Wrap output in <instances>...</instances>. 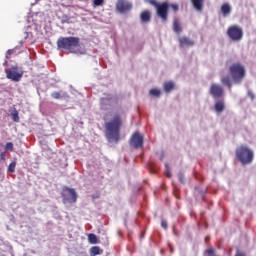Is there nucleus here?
I'll return each mask as SVG.
<instances>
[{
	"instance_id": "obj_1",
	"label": "nucleus",
	"mask_w": 256,
	"mask_h": 256,
	"mask_svg": "<svg viewBox=\"0 0 256 256\" xmlns=\"http://www.w3.org/2000/svg\"><path fill=\"white\" fill-rule=\"evenodd\" d=\"M228 73L231 75V77L222 76L221 83L224 84L225 87H228L230 91H231V88L233 87V83H235L236 85H239L240 83L243 82V80L245 79V76L247 75L245 66H243V64L239 62H235L231 64L228 68Z\"/></svg>"
},
{
	"instance_id": "obj_2",
	"label": "nucleus",
	"mask_w": 256,
	"mask_h": 256,
	"mask_svg": "<svg viewBox=\"0 0 256 256\" xmlns=\"http://www.w3.org/2000/svg\"><path fill=\"white\" fill-rule=\"evenodd\" d=\"M122 125L123 120L119 114H114L110 120L105 121L104 135L108 143H119V133Z\"/></svg>"
},
{
	"instance_id": "obj_3",
	"label": "nucleus",
	"mask_w": 256,
	"mask_h": 256,
	"mask_svg": "<svg viewBox=\"0 0 256 256\" xmlns=\"http://www.w3.org/2000/svg\"><path fill=\"white\" fill-rule=\"evenodd\" d=\"M148 3L155 7L157 17H159V19H161L163 23H167V21L169 20V9H172L174 13H177V11H179V5L177 4H170L169 2L159 3L157 2V0H149Z\"/></svg>"
},
{
	"instance_id": "obj_4",
	"label": "nucleus",
	"mask_w": 256,
	"mask_h": 256,
	"mask_svg": "<svg viewBox=\"0 0 256 256\" xmlns=\"http://www.w3.org/2000/svg\"><path fill=\"white\" fill-rule=\"evenodd\" d=\"M78 47H81V39L79 37H60L57 40V49L59 51H68V53H77Z\"/></svg>"
},
{
	"instance_id": "obj_5",
	"label": "nucleus",
	"mask_w": 256,
	"mask_h": 256,
	"mask_svg": "<svg viewBox=\"0 0 256 256\" xmlns=\"http://www.w3.org/2000/svg\"><path fill=\"white\" fill-rule=\"evenodd\" d=\"M236 157L242 165H249L250 163H253V150L249 149L247 146H239L236 149Z\"/></svg>"
},
{
	"instance_id": "obj_6",
	"label": "nucleus",
	"mask_w": 256,
	"mask_h": 256,
	"mask_svg": "<svg viewBox=\"0 0 256 256\" xmlns=\"http://www.w3.org/2000/svg\"><path fill=\"white\" fill-rule=\"evenodd\" d=\"M23 74V69L19 68V66H12L6 70V77L15 83H19L23 79Z\"/></svg>"
},
{
	"instance_id": "obj_7",
	"label": "nucleus",
	"mask_w": 256,
	"mask_h": 256,
	"mask_svg": "<svg viewBox=\"0 0 256 256\" xmlns=\"http://www.w3.org/2000/svg\"><path fill=\"white\" fill-rule=\"evenodd\" d=\"M227 35L231 41L239 42L243 39V28L237 25H232L228 28Z\"/></svg>"
},
{
	"instance_id": "obj_8",
	"label": "nucleus",
	"mask_w": 256,
	"mask_h": 256,
	"mask_svg": "<svg viewBox=\"0 0 256 256\" xmlns=\"http://www.w3.org/2000/svg\"><path fill=\"white\" fill-rule=\"evenodd\" d=\"M63 203H77V192L73 188L65 187L62 189Z\"/></svg>"
},
{
	"instance_id": "obj_9",
	"label": "nucleus",
	"mask_w": 256,
	"mask_h": 256,
	"mask_svg": "<svg viewBox=\"0 0 256 256\" xmlns=\"http://www.w3.org/2000/svg\"><path fill=\"white\" fill-rule=\"evenodd\" d=\"M130 145L135 149H141V147H143V135L139 132H135L130 139Z\"/></svg>"
},
{
	"instance_id": "obj_10",
	"label": "nucleus",
	"mask_w": 256,
	"mask_h": 256,
	"mask_svg": "<svg viewBox=\"0 0 256 256\" xmlns=\"http://www.w3.org/2000/svg\"><path fill=\"white\" fill-rule=\"evenodd\" d=\"M210 95L214 97V99H221L223 95H225V91L223 90V86L219 84H212L210 87Z\"/></svg>"
},
{
	"instance_id": "obj_11",
	"label": "nucleus",
	"mask_w": 256,
	"mask_h": 256,
	"mask_svg": "<svg viewBox=\"0 0 256 256\" xmlns=\"http://www.w3.org/2000/svg\"><path fill=\"white\" fill-rule=\"evenodd\" d=\"M132 8L133 5L126 0H118L116 3V10L119 11V13H127Z\"/></svg>"
},
{
	"instance_id": "obj_12",
	"label": "nucleus",
	"mask_w": 256,
	"mask_h": 256,
	"mask_svg": "<svg viewBox=\"0 0 256 256\" xmlns=\"http://www.w3.org/2000/svg\"><path fill=\"white\" fill-rule=\"evenodd\" d=\"M178 41L180 47H193V45H195V41L187 36L180 37Z\"/></svg>"
},
{
	"instance_id": "obj_13",
	"label": "nucleus",
	"mask_w": 256,
	"mask_h": 256,
	"mask_svg": "<svg viewBox=\"0 0 256 256\" xmlns=\"http://www.w3.org/2000/svg\"><path fill=\"white\" fill-rule=\"evenodd\" d=\"M140 19L142 23H149V21H151V11L149 10L142 11V13L140 14Z\"/></svg>"
},
{
	"instance_id": "obj_14",
	"label": "nucleus",
	"mask_w": 256,
	"mask_h": 256,
	"mask_svg": "<svg viewBox=\"0 0 256 256\" xmlns=\"http://www.w3.org/2000/svg\"><path fill=\"white\" fill-rule=\"evenodd\" d=\"M173 31L176 32L177 35L183 32V28L181 27V22L179 21L178 18H175L173 20Z\"/></svg>"
},
{
	"instance_id": "obj_15",
	"label": "nucleus",
	"mask_w": 256,
	"mask_h": 256,
	"mask_svg": "<svg viewBox=\"0 0 256 256\" xmlns=\"http://www.w3.org/2000/svg\"><path fill=\"white\" fill-rule=\"evenodd\" d=\"M214 109L216 113H223L225 111V102L223 100L216 101Z\"/></svg>"
},
{
	"instance_id": "obj_16",
	"label": "nucleus",
	"mask_w": 256,
	"mask_h": 256,
	"mask_svg": "<svg viewBox=\"0 0 256 256\" xmlns=\"http://www.w3.org/2000/svg\"><path fill=\"white\" fill-rule=\"evenodd\" d=\"M191 3L196 11H203L205 0H191Z\"/></svg>"
},
{
	"instance_id": "obj_17",
	"label": "nucleus",
	"mask_w": 256,
	"mask_h": 256,
	"mask_svg": "<svg viewBox=\"0 0 256 256\" xmlns=\"http://www.w3.org/2000/svg\"><path fill=\"white\" fill-rule=\"evenodd\" d=\"M90 256L102 255L103 250L99 246H92L89 250Z\"/></svg>"
},
{
	"instance_id": "obj_18",
	"label": "nucleus",
	"mask_w": 256,
	"mask_h": 256,
	"mask_svg": "<svg viewBox=\"0 0 256 256\" xmlns=\"http://www.w3.org/2000/svg\"><path fill=\"white\" fill-rule=\"evenodd\" d=\"M221 12L224 15V17H227V15L231 14V6L228 3H225L221 6Z\"/></svg>"
},
{
	"instance_id": "obj_19",
	"label": "nucleus",
	"mask_w": 256,
	"mask_h": 256,
	"mask_svg": "<svg viewBox=\"0 0 256 256\" xmlns=\"http://www.w3.org/2000/svg\"><path fill=\"white\" fill-rule=\"evenodd\" d=\"M173 89H175V83H173L172 81L164 83V91L166 93H171V91H173Z\"/></svg>"
},
{
	"instance_id": "obj_20",
	"label": "nucleus",
	"mask_w": 256,
	"mask_h": 256,
	"mask_svg": "<svg viewBox=\"0 0 256 256\" xmlns=\"http://www.w3.org/2000/svg\"><path fill=\"white\" fill-rule=\"evenodd\" d=\"M63 97H69V95H67V93L61 94V92H52L51 93L52 99H63Z\"/></svg>"
},
{
	"instance_id": "obj_21",
	"label": "nucleus",
	"mask_w": 256,
	"mask_h": 256,
	"mask_svg": "<svg viewBox=\"0 0 256 256\" xmlns=\"http://www.w3.org/2000/svg\"><path fill=\"white\" fill-rule=\"evenodd\" d=\"M88 241L89 243H91V245H97V235H95L94 233L88 234Z\"/></svg>"
},
{
	"instance_id": "obj_22",
	"label": "nucleus",
	"mask_w": 256,
	"mask_h": 256,
	"mask_svg": "<svg viewBox=\"0 0 256 256\" xmlns=\"http://www.w3.org/2000/svg\"><path fill=\"white\" fill-rule=\"evenodd\" d=\"M11 117L15 123H19V111L14 108V110L11 112Z\"/></svg>"
},
{
	"instance_id": "obj_23",
	"label": "nucleus",
	"mask_w": 256,
	"mask_h": 256,
	"mask_svg": "<svg viewBox=\"0 0 256 256\" xmlns=\"http://www.w3.org/2000/svg\"><path fill=\"white\" fill-rule=\"evenodd\" d=\"M16 167H17V162L12 161L8 166L7 173H15Z\"/></svg>"
},
{
	"instance_id": "obj_24",
	"label": "nucleus",
	"mask_w": 256,
	"mask_h": 256,
	"mask_svg": "<svg viewBox=\"0 0 256 256\" xmlns=\"http://www.w3.org/2000/svg\"><path fill=\"white\" fill-rule=\"evenodd\" d=\"M149 93L152 97H161V90L159 89H151Z\"/></svg>"
},
{
	"instance_id": "obj_25",
	"label": "nucleus",
	"mask_w": 256,
	"mask_h": 256,
	"mask_svg": "<svg viewBox=\"0 0 256 256\" xmlns=\"http://www.w3.org/2000/svg\"><path fill=\"white\" fill-rule=\"evenodd\" d=\"M105 3V0H93V7H101Z\"/></svg>"
},
{
	"instance_id": "obj_26",
	"label": "nucleus",
	"mask_w": 256,
	"mask_h": 256,
	"mask_svg": "<svg viewBox=\"0 0 256 256\" xmlns=\"http://www.w3.org/2000/svg\"><path fill=\"white\" fill-rule=\"evenodd\" d=\"M109 103H111V99H109V98H102L101 99L102 107H105V105H109Z\"/></svg>"
},
{
	"instance_id": "obj_27",
	"label": "nucleus",
	"mask_w": 256,
	"mask_h": 256,
	"mask_svg": "<svg viewBox=\"0 0 256 256\" xmlns=\"http://www.w3.org/2000/svg\"><path fill=\"white\" fill-rule=\"evenodd\" d=\"M178 179H179L180 183L185 184V175L183 174V172L178 173Z\"/></svg>"
},
{
	"instance_id": "obj_28",
	"label": "nucleus",
	"mask_w": 256,
	"mask_h": 256,
	"mask_svg": "<svg viewBox=\"0 0 256 256\" xmlns=\"http://www.w3.org/2000/svg\"><path fill=\"white\" fill-rule=\"evenodd\" d=\"M165 167H166V169H165V175H166L167 177H171V168H169V164H165Z\"/></svg>"
},
{
	"instance_id": "obj_29",
	"label": "nucleus",
	"mask_w": 256,
	"mask_h": 256,
	"mask_svg": "<svg viewBox=\"0 0 256 256\" xmlns=\"http://www.w3.org/2000/svg\"><path fill=\"white\" fill-rule=\"evenodd\" d=\"M13 53H15V49H9L6 53V59H11Z\"/></svg>"
},
{
	"instance_id": "obj_30",
	"label": "nucleus",
	"mask_w": 256,
	"mask_h": 256,
	"mask_svg": "<svg viewBox=\"0 0 256 256\" xmlns=\"http://www.w3.org/2000/svg\"><path fill=\"white\" fill-rule=\"evenodd\" d=\"M6 149L8 151H13V143L12 142H7L6 143Z\"/></svg>"
},
{
	"instance_id": "obj_31",
	"label": "nucleus",
	"mask_w": 256,
	"mask_h": 256,
	"mask_svg": "<svg viewBox=\"0 0 256 256\" xmlns=\"http://www.w3.org/2000/svg\"><path fill=\"white\" fill-rule=\"evenodd\" d=\"M161 227H163V229H167V221H165V220H163L162 222H161Z\"/></svg>"
},
{
	"instance_id": "obj_32",
	"label": "nucleus",
	"mask_w": 256,
	"mask_h": 256,
	"mask_svg": "<svg viewBox=\"0 0 256 256\" xmlns=\"http://www.w3.org/2000/svg\"><path fill=\"white\" fill-rule=\"evenodd\" d=\"M248 96L253 100L255 99V94H253V92L248 91Z\"/></svg>"
}]
</instances>
